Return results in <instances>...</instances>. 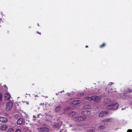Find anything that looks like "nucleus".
<instances>
[{
  "label": "nucleus",
  "mask_w": 132,
  "mask_h": 132,
  "mask_svg": "<svg viewBox=\"0 0 132 132\" xmlns=\"http://www.w3.org/2000/svg\"><path fill=\"white\" fill-rule=\"evenodd\" d=\"M85 99L89 101H92L93 100L94 102H100L101 100L100 98L96 96H94L92 97H85Z\"/></svg>",
  "instance_id": "nucleus-1"
},
{
  "label": "nucleus",
  "mask_w": 132,
  "mask_h": 132,
  "mask_svg": "<svg viewBox=\"0 0 132 132\" xmlns=\"http://www.w3.org/2000/svg\"><path fill=\"white\" fill-rule=\"evenodd\" d=\"M81 126L84 127L85 129H86L87 128H91L87 130V132H95L96 131L95 128L93 127H92L90 125L88 124H82L81 125Z\"/></svg>",
  "instance_id": "nucleus-2"
},
{
  "label": "nucleus",
  "mask_w": 132,
  "mask_h": 132,
  "mask_svg": "<svg viewBox=\"0 0 132 132\" xmlns=\"http://www.w3.org/2000/svg\"><path fill=\"white\" fill-rule=\"evenodd\" d=\"M119 106V104L117 103L111 104L107 106V108L109 110H114L117 109Z\"/></svg>",
  "instance_id": "nucleus-3"
},
{
  "label": "nucleus",
  "mask_w": 132,
  "mask_h": 132,
  "mask_svg": "<svg viewBox=\"0 0 132 132\" xmlns=\"http://www.w3.org/2000/svg\"><path fill=\"white\" fill-rule=\"evenodd\" d=\"M132 94L131 91L130 90H126L125 91L123 95V96L122 95L121 96H117V97L120 98L121 97L125 98L126 97V98H127L128 97H130L131 96H130V94Z\"/></svg>",
  "instance_id": "nucleus-4"
},
{
  "label": "nucleus",
  "mask_w": 132,
  "mask_h": 132,
  "mask_svg": "<svg viewBox=\"0 0 132 132\" xmlns=\"http://www.w3.org/2000/svg\"><path fill=\"white\" fill-rule=\"evenodd\" d=\"M13 103L11 102H7L6 106V111L10 110L12 108Z\"/></svg>",
  "instance_id": "nucleus-5"
},
{
  "label": "nucleus",
  "mask_w": 132,
  "mask_h": 132,
  "mask_svg": "<svg viewBox=\"0 0 132 132\" xmlns=\"http://www.w3.org/2000/svg\"><path fill=\"white\" fill-rule=\"evenodd\" d=\"M86 118L85 117H78L75 118H74V120L76 121H83L85 120Z\"/></svg>",
  "instance_id": "nucleus-6"
},
{
  "label": "nucleus",
  "mask_w": 132,
  "mask_h": 132,
  "mask_svg": "<svg viewBox=\"0 0 132 132\" xmlns=\"http://www.w3.org/2000/svg\"><path fill=\"white\" fill-rule=\"evenodd\" d=\"M38 129L40 132H48L49 130L48 128L45 127L38 128Z\"/></svg>",
  "instance_id": "nucleus-7"
},
{
  "label": "nucleus",
  "mask_w": 132,
  "mask_h": 132,
  "mask_svg": "<svg viewBox=\"0 0 132 132\" xmlns=\"http://www.w3.org/2000/svg\"><path fill=\"white\" fill-rule=\"evenodd\" d=\"M10 97V95L9 93H7L5 94L4 95V99L5 100H9Z\"/></svg>",
  "instance_id": "nucleus-8"
},
{
  "label": "nucleus",
  "mask_w": 132,
  "mask_h": 132,
  "mask_svg": "<svg viewBox=\"0 0 132 132\" xmlns=\"http://www.w3.org/2000/svg\"><path fill=\"white\" fill-rule=\"evenodd\" d=\"M107 112L106 111H102L100 112L99 115V117H102L104 116L107 114Z\"/></svg>",
  "instance_id": "nucleus-9"
},
{
  "label": "nucleus",
  "mask_w": 132,
  "mask_h": 132,
  "mask_svg": "<svg viewBox=\"0 0 132 132\" xmlns=\"http://www.w3.org/2000/svg\"><path fill=\"white\" fill-rule=\"evenodd\" d=\"M7 119L4 117H0V121L3 123H5L7 122Z\"/></svg>",
  "instance_id": "nucleus-10"
},
{
  "label": "nucleus",
  "mask_w": 132,
  "mask_h": 132,
  "mask_svg": "<svg viewBox=\"0 0 132 132\" xmlns=\"http://www.w3.org/2000/svg\"><path fill=\"white\" fill-rule=\"evenodd\" d=\"M80 101L78 100H74L72 102L71 104L73 105H77L80 103Z\"/></svg>",
  "instance_id": "nucleus-11"
},
{
  "label": "nucleus",
  "mask_w": 132,
  "mask_h": 132,
  "mask_svg": "<svg viewBox=\"0 0 132 132\" xmlns=\"http://www.w3.org/2000/svg\"><path fill=\"white\" fill-rule=\"evenodd\" d=\"M7 128V126L6 125H3L0 127V129L2 130H5Z\"/></svg>",
  "instance_id": "nucleus-12"
},
{
  "label": "nucleus",
  "mask_w": 132,
  "mask_h": 132,
  "mask_svg": "<svg viewBox=\"0 0 132 132\" xmlns=\"http://www.w3.org/2000/svg\"><path fill=\"white\" fill-rule=\"evenodd\" d=\"M112 119L111 118H107L105 119L102 121L103 122H111L112 121Z\"/></svg>",
  "instance_id": "nucleus-13"
},
{
  "label": "nucleus",
  "mask_w": 132,
  "mask_h": 132,
  "mask_svg": "<svg viewBox=\"0 0 132 132\" xmlns=\"http://www.w3.org/2000/svg\"><path fill=\"white\" fill-rule=\"evenodd\" d=\"M62 122H61L60 123H55L53 126V127L55 128H58L60 126L62 125Z\"/></svg>",
  "instance_id": "nucleus-14"
},
{
  "label": "nucleus",
  "mask_w": 132,
  "mask_h": 132,
  "mask_svg": "<svg viewBox=\"0 0 132 132\" xmlns=\"http://www.w3.org/2000/svg\"><path fill=\"white\" fill-rule=\"evenodd\" d=\"M22 121H23L22 119L20 118V119H19L17 121V123L18 124L20 125L22 123Z\"/></svg>",
  "instance_id": "nucleus-15"
},
{
  "label": "nucleus",
  "mask_w": 132,
  "mask_h": 132,
  "mask_svg": "<svg viewBox=\"0 0 132 132\" xmlns=\"http://www.w3.org/2000/svg\"><path fill=\"white\" fill-rule=\"evenodd\" d=\"M84 115L86 116L87 115H89L90 114V112L88 110L85 111L84 112Z\"/></svg>",
  "instance_id": "nucleus-16"
},
{
  "label": "nucleus",
  "mask_w": 132,
  "mask_h": 132,
  "mask_svg": "<svg viewBox=\"0 0 132 132\" xmlns=\"http://www.w3.org/2000/svg\"><path fill=\"white\" fill-rule=\"evenodd\" d=\"M60 106H59L56 107L55 109V112H58L60 110Z\"/></svg>",
  "instance_id": "nucleus-17"
},
{
  "label": "nucleus",
  "mask_w": 132,
  "mask_h": 132,
  "mask_svg": "<svg viewBox=\"0 0 132 132\" xmlns=\"http://www.w3.org/2000/svg\"><path fill=\"white\" fill-rule=\"evenodd\" d=\"M42 114H38L37 116H35V115H33V118H39L40 117V116H42Z\"/></svg>",
  "instance_id": "nucleus-18"
},
{
  "label": "nucleus",
  "mask_w": 132,
  "mask_h": 132,
  "mask_svg": "<svg viewBox=\"0 0 132 132\" xmlns=\"http://www.w3.org/2000/svg\"><path fill=\"white\" fill-rule=\"evenodd\" d=\"M89 106L87 105H85L84 106V108L85 109H88L89 108Z\"/></svg>",
  "instance_id": "nucleus-19"
},
{
  "label": "nucleus",
  "mask_w": 132,
  "mask_h": 132,
  "mask_svg": "<svg viewBox=\"0 0 132 132\" xmlns=\"http://www.w3.org/2000/svg\"><path fill=\"white\" fill-rule=\"evenodd\" d=\"M105 127L104 126H101L98 127V129H104L105 128Z\"/></svg>",
  "instance_id": "nucleus-20"
},
{
  "label": "nucleus",
  "mask_w": 132,
  "mask_h": 132,
  "mask_svg": "<svg viewBox=\"0 0 132 132\" xmlns=\"http://www.w3.org/2000/svg\"><path fill=\"white\" fill-rule=\"evenodd\" d=\"M14 131L13 129L11 128H10L9 129L8 131V132H13Z\"/></svg>",
  "instance_id": "nucleus-21"
},
{
  "label": "nucleus",
  "mask_w": 132,
  "mask_h": 132,
  "mask_svg": "<svg viewBox=\"0 0 132 132\" xmlns=\"http://www.w3.org/2000/svg\"><path fill=\"white\" fill-rule=\"evenodd\" d=\"M75 113H76L75 112L72 111L70 113V114L71 115L73 116L75 114Z\"/></svg>",
  "instance_id": "nucleus-22"
},
{
  "label": "nucleus",
  "mask_w": 132,
  "mask_h": 132,
  "mask_svg": "<svg viewBox=\"0 0 132 132\" xmlns=\"http://www.w3.org/2000/svg\"><path fill=\"white\" fill-rule=\"evenodd\" d=\"M105 45V43H103L100 46V47L101 48H102Z\"/></svg>",
  "instance_id": "nucleus-23"
},
{
  "label": "nucleus",
  "mask_w": 132,
  "mask_h": 132,
  "mask_svg": "<svg viewBox=\"0 0 132 132\" xmlns=\"http://www.w3.org/2000/svg\"><path fill=\"white\" fill-rule=\"evenodd\" d=\"M3 87L4 88H5V90L6 91H7V90L8 88L5 85H4L3 86Z\"/></svg>",
  "instance_id": "nucleus-24"
},
{
  "label": "nucleus",
  "mask_w": 132,
  "mask_h": 132,
  "mask_svg": "<svg viewBox=\"0 0 132 132\" xmlns=\"http://www.w3.org/2000/svg\"><path fill=\"white\" fill-rule=\"evenodd\" d=\"M110 92H112L113 94H116V92L115 90H114L112 92L111 91H110Z\"/></svg>",
  "instance_id": "nucleus-25"
},
{
  "label": "nucleus",
  "mask_w": 132,
  "mask_h": 132,
  "mask_svg": "<svg viewBox=\"0 0 132 132\" xmlns=\"http://www.w3.org/2000/svg\"><path fill=\"white\" fill-rule=\"evenodd\" d=\"M22 102L23 103H25V104H28V105L29 104V103L28 102L24 101H22Z\"/></svg>",
  "instance_id": "nucleus-26"
},
{
  "label": "nucleus",
  "mask_w": 132,
  "mask_h": 132,
  "mask_svg": "<svg viewBox=\"0 0 132 132\" xmlns=\"http://www.w3.org/2000/svg\"><path fill=\"white\" fill-rule=\"evenodd\" d=\"M62 92H64V90H63L62 91H61V92H58V93H56V95H58L59 94V93H62Z\"/></svg>",
  "instance_id": "nucleus-27"
},
{
  "label": "nucleus",
  "mask_w": 132,
  "mask_h": 132,
  "mask_svg": "<svg viewBox=\"0 0 132 132\" xmlns=\"http://www.w3.org/2000/svg\"><path fill=\"white\" fill-rule=\"evenodd\" d=\"M15 132H21V130L19 129H18L16 130Z\"/></svg>",
  "instance_id": "nucleus-28"
},
{
  "label": "nucleus",
  "mask_w": 132,
  "mask_h": 132,
  "mask_svg": "<svg viewBox=\"0 0 132 132\" xmlns=\"http://www.w3.org/2000/svg\"><path fill=\"white\" fill-rule=\"evenodd\" d=\"M2 95L1 93H0V100H1L2 99Z\"/></svg>",
  "instance_id": "nucleus-29"
},
{
  "label": "nucleus",
  "mask_w": 132,
  "mask_h": 132,
  "mask_svg": "<svg viewBox=\"0 0 132 132\" xmlns=\"http://www.w3.org/2000/svg\"><path fill=\"white\" fill-rule=\"evenodd\" d=\"M102 90V88H101L100 89H99L98 90V91L99 93H100L101 92V90Z\"/></svg>",
  "instance_id": "nucleus-30"
},
{
  "label": "nucleus",
  "mask_w": 132,
  "mask_h": 132,
  "mask_svg": "<svg viewBox=\"0 0 132 132\" xmlns=\"http://www.w3.org/2000/svg\"><path fill=\"white\" fill-rule=\"evenodd\" d=\"M2 22H3V21L2 20V19L0 18V23H1ZM0 27L1 26H0Z\"/></svg>",
  "instance_id": "nucleus-31"
},
{
  "label": "nucleus",
  "mask_w": 132,
  "mask_h": 132,
  "mask_svg": "<svg viewBox=\"0 0 132 132\" xmlns=\"http://www.w3.org/2000/svg\"><path fill=\"white\" fill-rule=\"evenodd\" d=\"M113 83H112V82H110L109 83L108 85H112V84H113Z\"/></svg>",
  "instance_id": "nucleus-32"
},
{
  "label": "nucleus",
  "mask_w": 132,
  "mask_h": 132,
  "mask_svg": "<svg viewBox=\"0 0 132 132\" xmlns=\"http://www.w3.org/2000/svg\"><path fill=\"white\" fill-rule=\"evenodd\" d=\"M40 105H43V106H44V105L45 104L44 103H43L42 104L41 103L40 104Z\"/></svg>",
  "instance_id": "nucleus-33"
},
{
  "label": "nucleus",
  "mask_w": 132,
  "mask_h": 132,
  "mask_svg": "<svg viewBox=\"0 0 132 132\" xmlns=\"http://www.w3.org/2000/svg\"><path fill=\"white\" fill-rule=\"evenodd\" d=\"M109 102H110L111 101V100L110 99H108Z\"/></svg>",
  "instance_id": "nucleus-34"
},
{
  "label": "nucleus",
  "mask_w": 132,
  "mask_h": 132,
  "mask_svg": "<svg viewBox=\"0 0 132 132\" xmlns=\"http://www.w3.org/2000/svg\"><path fill=\"white\" fill-rule=\"evenodd\" d=\"M37 33H38V34H39L40 35V34H41V33H40V32H37Z\"/></svg>",
  "instance_id": "nucleus-35"
},
{
  "label": "nucleus",
  "mask_w": 132,
  "mask_h": 132,
  "mask_svg": "<svg viewBox=\"0 0 132 132\" xmlns=\"http://www.w3.org/2000/svg\"><path fill=\"white\" fill-rule=\"evenodd\" d=\"M69 127H71V125H70L69 126Z\"/></svg>",
  "instance_id": "nucleus-36"
},
{
  "label": "nucleus",
  "mask_w": 132,
  "mask_h": 132,
  "mask_svg": "<svg viewBox=\"0 0 132 132\" xmlns=\"http://www.w3.org/2000/svg\"><path fill=\"white\" fill-rule=\"evenodd\" d=\"M88 47V46H86V47Z\"/></svg>",
  "instance_id": "nucleus-37"
},
{
  "label": "nucleus",
  "mask_w": 132,
  "mask_h": 132,
  "mask_svg": "<svg viewBox=\"0 0 132 132\" xmlns=\"http://www.w3.org/2000/svg\"><path fill=\"white\" fill-rule=\"evenodd\" d=\"M37 96H37V95H36L35 96V97H37Z\"/></svg>",
  "instance_id": "nucleus-38"
},
{
  "label": "nucleus",
  "mask_w": 132,
  "mask_h": 132,
  "mask_svg": "<svg viewBox=\"0 0 132 132\" xmlns=\"http://www.w3.org/2000/svg\"><path fill=\"white\" fill-rule=\"evenodd\" d=\"M33 120H35V119H33Z\"/></svg>",
  "instance_id": "nucleus-39"
},
{
  "label": "nucleus",
  "mask_w": 132,
  "mask_h": 132,
  "mask_svg": "<svg viewBox=\"0 0 132 132\" xmlns=\"http://www.w3.org/2000/svg\"><path fill=\"white\" fill-rule=\"evenodd\" d=\"M123 109H122V110H123Z\"/></svg>",
  "instance_id": "nucleus-40"
},
{
  "label": "nucleus",
  "mask_w": 132,
  "mask_h": 132,
  "mask_svg": "<svg viewBox=\"0 0 132 132\" xmlns=\"http://www.w3.org/2000/svg\"><path fill=\"white\" fill-rule=\"evenodd\" d=\"M1 84H0V85H1Z\"/></svg>",
  "instance_id": "nucleus-41"
},
{
  "label": "nucleus",
  "mask_w": 132,
  "mask_h": 132,
  "mask_svg": "<svg viewBox=\"0 0 132 132\" xmlns=\"http://www.w3.org/2000/svg\"><path fill=\"white\" fill-rule=\"evenodd\" d=\"M38 25L39 26V25L38 24Z\"/></svg>",
  "instance_id": "nucleus-42"
},
{
  "label": "nucleus",
  "mask_w": 132,
  "mask_h": 132,
  "mask_svg": "<svg viewBox=\"0 0 132 132\" xmlns=\"http://www.w3.org/2000/svg\"><path fill=\"white\" fill-rule=\"evenodd\" d=\"M28 95H30V94H29Z\"/></svg>",
  "instance_id": "nucleus-43"
},
{
  "label": "nucleus",
  "mask_w": 132,
  "mask_h": 132,
  "mask_svg": "<svg viewBox=\"0 0 132 132\" xmlns=\"http://www.w3.org/2000/svg\"><path fill=\"white\" fill-rule=\"evenodd\" d=\"M24 113H25V114H26V113L25 112H24Z\"/></svg>",
  "instance_id": "nucleus-44"
}]
</instances>
